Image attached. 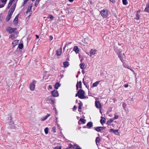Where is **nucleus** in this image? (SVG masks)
<instances>
[{
    "label": "nucleus",
    "instance_id": "1",
    "mask_svg": "<svg viewBox=\"0 0 149 149\" xmlns=\"http://www.w3.org/2000/svg\"><path fill=\"white\" fill-rule=\"evenodd\" d=\"M114 51L117 53L118 57L122 62L124 56V53L122 52L121 50L118 49L117 48L115 47Z\"/></svg>",
    "mask_w": 149,
    "mask_h": 149
},
{
    "label": "nucleus",
    "instance_id": "2",
    "mask_svg": "<svg viewBox=\"0 0 149 149\" xmlns=\"http://www.w3.org/2000/svg\"><path fill=\"white\" fill-rule=\"evenodd\" d=\"M78 97L81 99H84L86 98V97L84 96L85 92L84 90L82 89H79L78 91Z\"/></svg>",
    "mask_w": 149,
    "mask_h": 149
},
{
    "label": "nucleus",
    "instance_id": "3",
    "mask_svg": "<svg viewBox=\"0 0 149 149\" xmlns=\"http://www.w3.org/2000/svg\"><path fill=\"white\" fill-rule=\"evenodd\" d=\"M100 13L101 14V16L104 18H106L108 15V11L107 10H101Z\"/></svg>",
    "mask_w": 149,
    "mask_h": 149
},
{
    "label": "nucleus",
    "instance_id": "4",
    "mask_svg": "<svg viewBox=\"0 0 149 149\" xmlns=\"http://www.w3.org/2000/svg\"><path fill=\"white\" fill-rule=\"evenodd\" d=\"M16 3L13 4L11 7L10 9L8 11V13L12 15L16 6Z\"/></svg>",
    "mask_w": 149,
    "mask_h": 149
},
{
    "label": "nucleus",
    "instance_id": "5",
    "mask_svg": "<svg viewBox=\"0 0 149 149\" xmlns=\"http://www.w3.org/2000/svg\"><path fill=\"white\" fill-rule=\"evenodd\" d=\"M16 29L17 28H13L11 27L8 26L6 28V30L9 33H13Z\"/></svg>",
    "mask_w": 149,
    "mask_h": 149
},
{
    "label": "nucleus",
    "instance_id": "6",
    "mask_svg": "<svg viewBox=\"0 0 149 149\" xmlns=\"http://www.w3.org/2000/svg\"><path fill=\"white\" fill-rule=\"evenodd\" d=\"M36 83V81H33L31 82L29 85V87L30 90L32 91H33L34 90L35 86V84Z\"/></svg>",
    "mask_w": 149,
    "mask_h": 149
},
{
    "label": "nucleus",
    "instance_id": "7",
    "mask_svg": "<svg viewBox=\"0 0 149 149\" xmlns=\"http://www.w3.org/2000/svg\"><path fill=\"white\" fill-rule=\"evenodd\" d=\"M51 94L54 97H56L58 96V93L57 91L54 90L51 92Z\"/></svg>",
    "mask_w": 149,
    "mask_h": 149
},
{
    "label": "nucleus",
    "instance_id": "8",
    "mask_svg": "<svg viewBox=\"0 0 149 149\" xmlns=\"http://www.w3.org/2000/svg\"><path fill=\"white\" fill-rule=\"evenodd\" d=\"M19 14H18L15 17L14 19L13 20V22L14 24H15L16 25V24H18V17H19Z\"/></svg>",
    "mask_w": 149,
    "mask_h": 149
},
{
    "label": "nucleus",
    "instance_id": "9",
    "mask_svg": "<svg viewBox=\"0 0 149 149\" xmlns=\"http://www.w3.org/2000/svg\"><path fill=\"white\" fill-rule=\"evenodd\" d=\"M95 105L96 107L98 108H101L102 107L101 104L99 101H95Z\"/></svg>",
    "mask_w": 149,
    "mask_h": 149
},
{
    "label": "nucleus",
    "instance_id": "10",
    "mask_svg": "<svg viewBox=\"0 0 149 149\" xmlns=\"http://www.w3.org/2000/svg\"><path fill=\"white\" fill-rule=\"evenodd\" d=\"M110 131L111 132L114 133L116 135H118L119 134L118 130H114L111 128L110 129Z\"/></svg>",
    "mask_w": 149,
    "mask_h": 149
},
{
    "label": "nucleus",
    "instance_id": "11",
    "mask_svg": "<svg viewBox=\"0 0 149 149\" xmlns=\"http://www.w3.org/2000/svg\"><path fill=\"white\" fill-rule=\"evenodd\" d=\"M62 52V48L60 49H57L56 51V54L58 56H60Z\"/></svg>",
    "mask_w": 149,
    "mask_h": 149
},
{
    "label": "nucleus",
    "instance_id": "12",
    "mask_svg": "<svg viewBox=\"0 0 149 149\" xmlns=\"http://www.w3.org/2000/svg\"><path fill=\"white\" fill-rule=\"evenodd\" d=\"M19 40H15L13 41L12 42V44L13 45V47H14L16 45H17L18 43Z\"/></svg>",
    "mask_w": 149,
    "mask_h": 149
},
{
    "label": "nucleus",
    "instance_id": "13",
    "mask_svg": "<svg viewBox=\"0 0 149 149\" xmlns=\"http://www.w3.org/2000/svg\"><path fill=\"white\" fill-rule=\"evenodd\" d=\"M96 51H97L95 49H91L90 51V54L91 55L90 56H91L92 55L95 54Z\"/></svg>",
    "mask_w": 149,
    "mask_h": 149
},
{
    "label": "nucleus",
    "instance_id": "14",
    "mask_svg": "<svg viewBox=\"0 0 149 149\" xmlns=\"http://www.w3.org/2000/svg\"><path fill=\"white\" fill-rule=\"evenodd\" d=\"M86 126H87L88 128H90L93 126V123L91 122H88L87 123Z\"/></svg>",
    "mask_w": 149,
    "mask_h": 149
},
{
    "label": "nucleus",
    "instance_id": "15",
    "mask_svg": "<svg viewBox=\"0 0 149 149\" xmlns=\"http://www.w3.org/2000/svg\"><path fill=\"white\" fill-rule=\"evenodd\" d=\"M144 11L149 13V3L147 4L146 7L144 10Z\"/></svg>",
    "mask_w": 149,
    "mask_h": 149
},
{
    "label": "nucleus",
    "instance_id": "16",
    "mask_svg": "<svg viewBox=\"0 0 149 149\" xmlns=\"http://www.w3.org/2000/svg\"><path fill=\"white\" fill-rule=\"evenodd\" d=\"M73 50L75 51L76 53L77 54L79 52V49L78 47L77 46H74V47Z\"/></svg>",
    "mask_w": 149,
    "mask_h": 149
},
{
    "label": "nucleus",
    "instance_id": "17",
    "mask_svg": "<svg viewBox=\"0 0 149 149\" xmlns=\"http://www.w3.org/2000/svg\"><path fill=\"white\" fill-rule=\"evenodd\" d=\"M12 15L8 13L6 19V20L7 22H8L10 20L11 17Z\"/></svg>",
    "mask_w": 149,
    "mask_h": 149
},
{
    "label": "nucleus",
    "instance_id": "18",
    "mask_svg": "<svg viewBox=\"0 0 149 149\" xmlns=\"http://www.w3.org/2000/svg\"><path fill=\"white\" fill-rule=\"evenodd\" d=\"M79 107H78V111L81 112V106L83 105V104L81 102H80L79 103Z\"/></svg>",
    "mask_w": 149,
    "mask_h": 149
},
{
    "label": "nucleus",
    "instance_id": "19",
    "mask_svg": "<svg viewBox=\"0 0 149 149\" xmlns=\"http://www.w3.org/2000/svg\"><path fill=\"white\" fill-rule=\"evenodd\" d=\"M100 82V81H97L93 83V84L92 87H96L99 84V82Z\"/></svg>",
    "mask_w": 149,
    "mask_h": 149
},
{
    "label": "nucleus",
    "instance_id": "20",
    "mask_svg": "<svg viewBox=\"0 0 149 149\" xmlns=\"http://www.w3.org/2000/svg\"><path fill=\"white\" fill-rule=\"evenodd\" d=\"M64 66L65 67H68L69 64V63L68 61L64 62L63 63Z\"/></svg>",
    "mask_w": 149,
    "mask_h": 149
},
{
    "label": "nucleus",
    "instance_id": "21",
    "mask_svg": "<svg viewBox=\"0 0 149 149\" xmlns=\"http://www.w3.org/2000/svg\"><path fill=\"white\" fill-rule=\"evenodd\" d=\"M50 116V114H47L45 116V117L44 118H41V120L42 121H44L46 120Z\"/></svg>",
    "mask_w": 149,
    "mask_h": 149
},
{
    "label": "nucleus",
    "instance_id": "22",
    "mask_svg": "<svg viewBox=\"0 0 149 149\" xmlns=\"http://www.w3.org/2000/svg\"><path fill=\"white\" fill-rule=\"evenodd\" d=\"M50 116V114H47L45 116V117L44 118H41V120L42 121H44L46 120Z\"/></svg>",
    "mask_w": 149,
    "mask_h": 149
},
{
    "label": "nucleus",
    "instance_id": "23",
    "mask_svg": "<svg viewBox=\"0 0 149 149\" xmlns=\"http://www.w3.org/2000/svg\"><path fill=\"white\" fill-rule=\"evenodd\" d=\"M50 116V114H47L45 116V117L44 118H41V120L42 121H44L46 120Z\"/></svg>",
    "mask_w": 149,
    "mask_h": 149
},
{
    "label": "nucleus",
    "instance_id": "24",
    "mask_svg": "<svg viewBox=\"0 0 149 149\" xmlns=\"http://www.w3.org/2000/svg\"><path fill=\"white\" fill-rule=\"evenodd\" d=\"M60 86V84L58 82L56 83L55 85V88L57 89L58 87Z\"/></svg>",
    "mask_w": 149,
    "mask_h": 149
},
{
    "label": "nucleus",
    "instance_id": "25",
    "mask_svg": "<svg viewBox=\"0 0 149 149\" xmlns=\"http://www.w3.org/2000/svg\"><path fill=\"white\" fill-rule=\"evenodd\" d=\"M81 121V122L83 124H84L86 122V120L83 118H81L78 121V123L79 124H80L79 121Z\"/></svg>",
    "mask_w": 149,
    "mask_h": 149
},
{
    "label": "nucleus",
    "instance_id": "26",
    "mask_svg": "<svg viewBox=\"0 0 149 149\" xmlns=\"http://www.w3.org/2000/svg\"><path fill=\"white\" fill-rule=\"evenodd\" d=\"M114 120V119L112 118L110 119L109 120L107 121V124L109 125V124H110L112 122H113V121Z\"/></svg>",
    "mask_w": 149,
    "mask_h": 149
},
{
    "label": "nucleus",
    "instance_id": "27",
    "mask_svg": "<svg viewBox=\"0 0 149 149\" xmlns=\"http://www.w3.org/2000/svg\"><path fill=\"white\" fill-rule=\"evenodd\" d=\"M94 129L97 131L98 132H101V129L99 127H94Z\"/></svg>",
    "mask_w": 149,
    "mask_h": 149
},
{
    "label": "nucleus",
    "instance_id": "28",
    "mask_svg": "<svg viewBox=\"0 0 149 149\" xmlns=\"http://www.w3.org/2000/svg\"><path fill=\"white\" fill-rule=\"evenodd\" d=\"M103 118V119H101L100 120V123L102 124H103L106 121V119L104 118Z\"/></svg>",
    "mask_w": 149,
    "mask_h": 149
},
{
    "label": "nucleus",
    "instance_id": "29",
    "mask_svg": "<svg viewBox=\"0 0 149 149\" xmlns=\"http://www.w3.org/2000/svg\"><path fill=\"white\" fill-rule=\"evenodd\" d=\"M32 7V6L31 5L28 8V9L26 11V13L27 14L28 13H29Z\"/></svg>",
    "mask_w": 149,
    "mask_h": 149
},
{
    "label": "nucleus",
    "instance_id": "30",
    "mask_svg": "<svg viewBox=\"0 0 149 149\" xmlns=\"http://www.w3.org/2000/svg\"><path fill=\"white\" fill-rule=\"evenodd\" d=\"M80 147L79 146L77 145L76 144L74 145L73 146V149H78Z\"/></svg>",
    "mask_w": 149,
    "mask_h": 149
},
{
    "label": "nucleus",
    "instance_id": "31",
    "mask_svg": "<svg viewBox=\"0 0 149 149\" xmlns=\"http://www.w3.org/2000/svg\"><path fill=\"white\" fill-rule=\"evenodd\" d=\"M40 0H36V1H35V5H34V6H36V7H37V5L39 3V1Z\"/></svg>",
    "mask_w": 149,
    "mask_h": 149
},
{
    "label": "nucleus",
    "instance_id": "32",
    "mask_svg": "<svg viewBox=\"0 0 149 149\" xmlns=\"http://www.w3.org/2000/svg\"><path fill=\"white\" fill-rule=\"evenodd\" d=\"M23 44H19L18 45V48L19 49H22L23 48Z\"/></svg>",
    "mask_w": 149,
    "mask_h": 149
},
{
    "label": "nucleus",
    "instance_id": "33",
    "mask_svg": "<svg viewBox=\"0 0 149 149\" xmlns=\"http://www.w3.org/2000/svg\"><path fill=\"white\" fill-rule=\"evenodd\" d=\"M84 66H85V64L84 63H81L80 64V68L81 69H83L84 68Z\"/></svg>",
    "mask_w": 149,
    "mask_h": 149
},
{
    "label": "nucleus",
    "instance_id": "34",
    "mask_svg": "<svg viewBox=\"0 0 149 149\" xmlns=\"http://www.w3.org/2000/svg\"><path fill=\"white\" fill-rule=\"evenodd\" d=\"M0 1H1V3H3V4L4 5V6L6 3L7 0H0Z\"/></svg>",
    "mask_w": 149,
    "mask_h": 149
},
{
    "label": "nucleus",
    "instance_id": "35",
    "mask_svg": "<svg viewBox=\"0 0 149 149\" xmlns=\"http://www.w3.org/2000/svg\"><path fill=\"white\" fill-rule=\"evenodd\" d=\"M15 0H10L8 3V5L10 6L11 5L13 2Z\"/></svg>",
    "mask_w": 149,
    "mask_h": 149
},
{
    "label": "nucleus",
    "instance_id": "36",
    "mask_svg": "<svg viewBox=\"0 0 149 149\" xmlns=\"http://www.w3.org/2000/svg\"><path fill=\"white\" fill-rule=\"evenodd\" d=\"M123 4L125 5H126L128 3V2L127 0H122Z\"/></svg>",
    "mask_w": 149,
    "mask_h": 149
},
{
    "label": "nucleus",
    "instance_id": "37",
    "mask_svg": "<svg viewBox=\"0 0 149 149\" xmlns=\"http://www.w3.org/2000/svg\"><path fill=\"white\" fill-rule=\"evenodd\" d=\"M47 18H50L51 20H53L54 19V17L52 15H49V16L47 17Z\"/></svg>",
    "mask_w": 149,
    "mask_h": 149
},
{
    "label": "nucleus",
    "instance_id": "38",
    "mask_svg": "<svg viewBox=\"0 0 149 149\" xmlns=\"http://www.w3.org/2000/svg\"><path fill=\"white\" fill-rule=\"evenodd\" d=\"M49 128L48 127H46L44 130L45 134H47L48 132Z\"/></svg>",
    "mask_w": 149,
    "mask_h": 149
},
{
    "label": "nucleus",
    "instance_id": "39",
    "mask_svg": "<svg viewBox=\"0 0 149 149\" xmlns=\"http://www.w3.org/2000/svg\"><path fill=\"white\" fill-rule=\"evenodd\" d=\"M138 12L136 13V17L135 18V19L137 20L139 19V16L138 14Z\"/></svg>",
    "mask_w": 149,
    "mask_h": 149
},
{
    "label": "nucleus",
    "instance_id": "40",
    "mask_svg": "<svg viewBox=\"0 0 149 149\" xmlns=\"http://www.w3.org/2000/svg\"><path fill=\"white\" fill-rule=\"evenodd\" d=\"M79 84V87L80 88H82V82L81 81H79V82H78Z\"/></svg>",
    "mask_w": 149,
    "mask_h": 149
},
{
    "label": "nucleus",
    "instance_id": "41",
    "mask_svg": "<svg viewBox=\"0 0 149 149\" xmlns=\"http://www.w3.org/2000/svg\"><path fill=\"white\" fill-rule=\"evenodd\" d=\"M52 130L54 132H56V128L55 127H52Z\"/></svg>",
    "mask_w": 149,
    "mask_h": 149
},
{
    "label": "nucleus",
    "instance_id": "42",
    "mask_svg": "<svg viewBox=\"0 0 149 149\" xmlns=\"http://www.w3.org/2000/svg\"><path fill=\"white\" fill-rule=\"evenodd\" d=\"M118 116L116 115L115 114V116H114V117L112 119H114V120H115V119L118 118Z\"/></svg>",
    "mask_w": 149,
    "mask_h": 149
},
{
    "label": "nucleus",
    "instance_id": "43",
    "mask_svg": "<svg viewBox=\"0 0 149 149\" xmlns=\"http://www.w3.org/2000/svg\"><path fill=\"white\" fill-rule=\"evenodd\" d=\"M73 146L71 144L69 143L68 145L69 148H71L73 147Z\"/></svg>",
    "mask_w": 149,
    "mask_h": 149
},
{
    "label": "nucleus",
    "instance_id": "44",
    "mask_svg": "<svg viewBox=\"0 0 149 149\" xmlns=\"http://www.w3.org/2000/svg\"><path fill=\"white\" fill-rule=\"evenodd\" d=\"M1 2L0 1V8H2L4 6V5L1 4Z\"/></svg>",
    "mask_w": 149,
    "mask_h": 149
},
{
    "label": "nucleus",
    "instance_id": "45",
    "mask_svg": "<svg viewBox=\"0 0 149 149\" xmlns=\"http://www.w3.org/2000/svg\"><path fill=\"white\" fill-rule=\"evenodd\" d=\"M78 85H79V82L78 81H77V83L76 85V89L77 90H78Z\"/></svg>",
    "mask_w": 149,
    "mask_h": 149
},
{
    "label": "nucleus",
    "instance_id": "46",
    "mask_svg": "<svg viewBox=\"0 0 149 149\" xmlns=\"http://www.w3.org/2000/svg\"><path fill=\"white\" fill-rule=\"evenodd\" d=\"M29 0H24V2L23 3L25 5L26 2L29 1Z\"/></svg>",
    "mask_w": 149,
    "mask_h": 149
},
{
    "label": "nucleus",
    "instance_id": "47",
    "mask_svg": "<svg viewBox=\"0 0 149 149\" xmlns=\"http://www.w3.org/2000/svg\"><path fill=\"white\" fill-rule=\"evenodd\" d=\"M48 99H49V100H51L52 104H53L54 103V101L53 99H49V98H48Z\"/></svg>",
    "mask_w": 149,
    "mask_h": 149
},
{
    "label": "nucleus",
    "instance_id": "48",
    "mask_svg": "<svg viewBox=\"0 0 149 149\" xmlns=\"http://www.w3.org/2000/svg\"><path fill=\"white\" fill-rule=\"evenodd\" d=\"M84 78L83 79V83L85 85H86V87H87V86H86V82L84 81Z\"/></svg>",
    "mask_w": 149,
    "mask_h": 149
},
{
    "label": "nucleus",
    "instance_id": "49",
    "mask_svg": "<svg viewBox=\"0 0 149 149\" xmlns=\"http://www.w3.org/2000/svg\"><path fill=\"white\" fill-rule=\"evenodd\" d=\"M77 107L75 106H74L73 108V111L74 110H76L77 109Z\"/></svg>",
    "mask_w": 149,
    "mask_h": 149
},
{
    "label": "nucleus",
    "instance_id": "50",
    "mask_svg": "<svg viewBox=\"0 0 149 149\" xmlns=\"http://www.w3.org/2000/svg\"><path fill=\"white\" fill-rule=\"evenodd\" d=\"M100 140H95L96 143L97 145V146L98 145V143H99L100 142Z\"/></svg>",
    "mask_w": 149,
    "mask_h": 149
},
{
    "label": "nucleus",
    "instance_id": "51",
    "mask_svg": "<svg viewBox=\"0 0 149 149\" xmlns=\"http://www.w3.org/2000/svg\"><path fill=\"white\" fill-rule=\"evenodd\" d=\"M101 129V131L102 130L104 129L105 128V127H99Z\"/></svg>",
    "mask_w": 149,
    "mask_h": 149
},
{
    "label": "nucleus",
    "instance_id": "52",
    "mask_svg": "<svg viewBox=\"0 0 149 149\" xmlns=\"http://www.w3.org/2000/svg\"><path fill=\"white\" fill-rule=\"evenodd\" d=\"M61 147H55L54 149H61Z\"/></svg>",
    "mask_w": 149,
    "mask_h": 149
},
{
    "label": "nucleus",
    "instance_id": "53",
    "mask_svg": "<svg viewBox=\"0 0 149 149\" xmlns=\"http://www.w3.org/2000/svg\"><path fill=\"white\" fill-rule=\"evenodd\" d=\"M53 39V37L52 36H50L49 38V40L50 41L52 40Z\"/></svg>",
    "mask_w": 149,
    "mask_h": 149
},
{
    "label": "nucleus",
    "instance_id": "54",
    "mask_svg": "<svg viewBox=\"0 0 149 149\" xmlns=\"http://www.w3.org/2000/svg\"><path fill=\"white\" fill-rule=\"evenodd\" d=\"M111 2L113 3L115 2V0H109Z\"/></svg>",
    "mask_w": 149,
    "mask_h": 149
},
{
    "label": "nucleus",
    "instance_id": "55",
    "mask_svg": "<svg viewBox=\"0 0 149 149\" xmlns=\"http://www.w3.org/2000/svg\"><path fill=\"white\" fill-rule=\"evenodd\" d=\"M128 84H125V85L124 86V87H125V88H127L128 87Z\"/></svg>",
    "mask_w": 149,
    "mask_h": 149
},
{
    "label": "nucleus",
    "instance_id": "56",
    "mask_svg": "<svg viewBox=\"0 0 149 149\" xmlns=\"http://www.w3.org/2000/svg\"><path fill=\"white\" fill-rule=\"evenodd\" d=\"M49 88L50 89H52V86L51 85H49Z\"/></svg>",
    "mask_w": 149,
    "mask_h": 149
},
{
    "label": "nucleus",
    "instance_id": "57",
    "mask_svg": "<svg viewBox=\"0 0 149 149\" xmlns=\"http://www.w3.org/2000/svg\"><path fill=\"white\" fill-rule=\"evenodd\" d=\"M10 6H8H8L7 7V8H6V9L7 10V9H8L10 7Z\"/></svg>",
    "mask_w": 149,
    "mask_h": 149
},
{
    "label": "nucleus",
    "instance_id": "58",
    "mask_svg": "<svg viewBox=\"0 0 149 149\" xmlns=\"http://www.w3.org/2000/svg\"><path fill=\"white\" fill-rule=\"evenodd\" d=\"M36 37L38 39L39 38V36L38 35H36Z\"/></svg>",
    "mask_w": 149,
    "mask_h": 149
},
{
    "label": "nucleus",
    "instance_id": "59",
    "mask_svg": "<svg viewBox=\"0 0 149 149\" xmlns=\"http://www.w3.org/2000/svg\"><path fill=\"white\" fill-rule=\"evenodd\" d=\"M53 109L56 111V109L55 107H54Z\"/></svg>",
    "mask_w": 149,
    "mask_h": 149
},
{
    "label": "nucleus",
    "instance_id": "60",
    "mask_svg": "<svg viewBox=\"0 0 149 149\" xmlns=\"http://www.w3.org/2000/svg\"><path fill=\"white\" fill-rule=\"evenodd\" d=\"M68 0L70 2H72L74 1V0Z\"/></svg>",
    "mask_w": 149,
    "mask_h": 149
},
{
    "label": "nucleus",
    "instance_id": "61",
    "mask_svg": "<svg viewBox=\"0 0 149 149\" xmlns=\"http://www.w3.org/2000/svg\"><path fill=\"white\" fill-rule=\"evenodd\" d=\"M82 72L83 74H84L85 73V71L84 70H82Z\"/></svg>",
    "mask_w": 149,
    "mask_h": 149
},
{
    "label": "nucleus",
    "instance_id": "62",
    "mask_svg": "<svg viewBox=\"0 0 149 149\" xmlns=\"http://www.w3.org/2000/svg\"><path fill=\"white\" fill-rule=\"evenodd\" d=\"M95 140H100V139L99 137H97L96 138Z\"/></svg>",
    "mask_w": 149,
    "mask_h": 149
},
{
    "label": "nucleus",
    "instance_id": "63",
    "mask_svg": "<svg viewBox=\"0 0 149 149\" xmlns=\"http://www.w3.org/2000/svg\"><path fill=\"white\" fill-rule=\"evenodd\" d=\"M130 69V70L131 71H132L133 72H134V70H132V69Z\"/></svg>",
    "mask_w": 149,
    "mask_h": 149
},
{
    "label": "nucleus",
    "instance_id": "64",
    "mask_svg": "<svg viewBox=\"0 0 149 149\" xmlns=\"http://www.w3.org/2000/svg\"><path fill=\"white\" fill-rule=\"evenodd\" d=\"M78 95H79V94H78V92H77V93L76 94L75 96L76 97H77V96H78Z\"/></svg>",
    "mask_w": 149,
    "mask_h": 149
}]
</instances>
